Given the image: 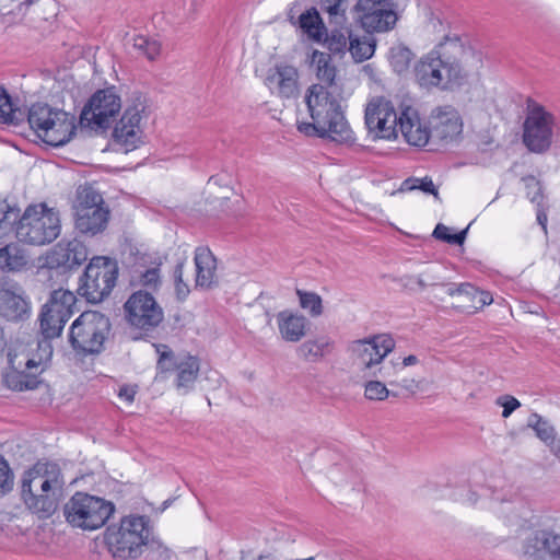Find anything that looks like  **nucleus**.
I'll list each match as a JSON object with an SVG mask.
<instances>
[{"label": "nucleus", "instance_id": "nucleus-55", "mask_svg": "<svg viewBox=\"0 0 560 560\" xmlns=\"http://www.w3.org/2000/svg\"><path fill=\"white\" fill-rule=\"evenodd\" d=\"M472 302L475 303L476 308H481L487 304H490L492 302V298L489 292L486 291H479L476 288V292L471 293Z\"/></svg>", "mask_w": 560, "mask_h": 560}, {"label": "nucleus", "instance_id": "nucleus-24", "mask_svg": "<svg viewBox=\"0 0 560 560\" xmlns=\"http://www.w3.org/2000/svg\"><path fill=\"white\" fill-rule=\"evenodd\" d=\"M77 298L75 295L68 290L58 289L50 293L48 301L43 305L44 306V315L50 316L49 312L55 314L58 323V329L60 327H65V324L71 317L74 312Z\"/></svg>", "mask_w": 560, "mask_h": 560}, {"label": "nucleus", "instance_id": "nucleus-13", "mask_svg": "<svg viewBox=\"0 0 560 560\" xmlns=\"http://www.w3.org/2000/svg\"><path fill=\"white\" fill-rule=\"evenodd\" d=\"M555 117L540 104L529 101L524 121L523 142L529 151L541 153L549 149Z\"/></svg>", "mask_w": 560, "mask_h": 560}, {"label": "nucleus", "instance_id": "nucleus-45", "mask_svg": "<svg viewBox=\"0 0 560 560\" xmlns=\"http://www.w3.org/2000/svg\"><path fill=\"white\" fill-rule=\"evenodd\" d=\"M136 281L139 285L150 289L158 290L161 284L160 268L151 267L143 271H139L136 276Z\"/></svg>", "mask_w": 560, "mask_h": 560}, {"label": "nucleus", "instance_id": "nucleus-20", "mask_svg": "<svg viewBox=\"0 0 560 560\" xmlns=\"http://www.w3.org/2000/svg\"><path fill=\"white\" fill-rule=\"evenodd\" d=\"M30 314L31 304L22 287L5 281L0 287V315L11 322H22Z\"/></svg>", "mask_w": 560, "mask_h": 560}, {"label": "nucleus", "instance_id": "nucleus-38", "mask_svg": "<svg viewBox=\"0 0 560 560\" xmlns=\"http://www.w3.org/2000/svg\"><path fill=\"white\" fill-rule=\"evenodd\" d=\"M412 58V51L406 46L397 45L390 48V66L398 74H401L409 69Z\"/></svg>", "mask_w": 560, "mask_h": 560}, {"label": "nucleus", "instance_id": "nucleus-4", "mask_svg": "<svg viewBox=\"0 0 560 560\" xmlns=\"http://www.w3.org/2000/svg\"><path fill=\"white\" fill-rule=\"evenodd\" d=\"M152 528L143 515L124 516L119 524H113L105 532V544L110 555L118 560H133L143 551Z\"/></svg>", "mask_w": 560, "mask_h": 560}, {"label": "nucleus", "instance_id": "nucleus-9", "mask_svg": "<svg viewBox=\"0 0 560 560\" xmlns=\"http://www.w3.org/2000/svg\"><path fill=\"white\" fill-rule=\"evenodd\" d=\"M110 328V320L105 314L85 311L70 326L69 342L78 352L97 354L103 351Z\"/></svg>", "mask_w": 560, "mask_h": 560}, {"label": "nucleus", "instance_id": "nucleus-10", "mask_svg": "<svg viewBox=\"0 0 560 560\" xmlns=\"http://www.w3.org/2000/svg\"><path fill=\"white\" fill-rule=\"evenodd\" d=\"M395 348L394 339L386 334L353 340L348 351L354 363L365 375L386 377L383 366H378Z\"/></svg>", "mask_w": 560, "mask_h": 560}, {"label": "nucleus", "instance_id": "nucleus-2", "mask_svg": "<svg viewBox=\"0 0 560 560\" xmlns=\"http://www.w3.org/2000/svg\"><path fill=\"white\" fill-rule=\"evenodd\" d=\"M365 125L370 132L383 139H396L400 131L406 142L417 148H423L432 141L431 129L420 118L417 109L407 106L398 115L393 104L384 98L368 104Z\"/></svg>", "mask_w": 560, "mask_h": 560}, {"label": "nucleus", "instance_id": "nucleus-11", "mask_svg": "<svg viewBox=\"0 0 560 560\" xmlns=\"http://www.w3.org/2000/svg\"><path fill=\"white\" fill-rule=\"evenodd\" d=\"M125 319L139 331V339L154 330L164 319V312L152 293L145 290L133 292L124 304Z\"/></svg>", "mask_w": 560, "mask_h": 560}, {"label": "nucleus", "instance_id": "nucleus-25", "mask_svg": "<svg viewBox=\"0 0 560 560\" xmlns=\"http://www.w3.org/2000/svg\"><path fill=\"white\" fill-rule=\"evenodd\" d=\"M196 288L210 289L217 283V259L208 247H197L194 257Z\"/></svg>", "mask_w": 560, "mask_h": 560}, {"label": "nucleus", "instance_id": "nucleus-16", "mask_svg": "<svg viewBox=\"0 0 560 560\" xmlns=\"http://www.w3.org/2000/svg\"><path fill=\"white\" fill-rule=\"evenodd\" d=\"M144 102L137 97L132 105L126 107L121 118L113 129V141L125 153L138 149L143 143V131L140 126L141 114L144 112Z\"/></svg>", "mask_w": 560, "mask_h": 560}, {"label": "nucleus", "instance_id": "nucleus-44", "mask_svg": "<svg viewBox=\"0 0 560 560\" xmlns=\"http://www.w3.org/2000/svg\"><path fill=\"white\" fill-rule=\"evenodd\" d=\"M397 397L396 393L387 389L384 383L380 381H369L364 385V396L369 400H385L389 396Z\"/></svg>", "mask_w": 560, "mask_h": 560}, {"label": "nucleus", "instance_id": "nucleus-63", "mask_svg": "<svg viewBox=\"0 0 560 560\" xmlns=\"http://www.w3.org/2000/svg\"><path fill=\"white\" fill-rule=\"evenodd\" d=\"M415 281L421 289H425L428 285L420 276L416 277Z\"/></svg>", "mask_w": 560, "mask_h": 560}, {"label": "nucleus", "instance_id": "nucleus-50", "mask_svg": "<svg viewBox=\"0 0 560 560\" xmlns=\"http://www.w3.org/2000/svg\"><path fill=\"white\" fill-rule=\"evenodd\" d=\"M14 121V109L11 97L7 91L0 86V122L8 124Z\"/></svg>", "mask_w": 560, "mask_h": 560}, {"label": "nucleus", "instance_id": "nucleus-56", "mask_svg": "<svg viewBox=\"0 0 560 560\" xmlns=\"http://www.w3.org/2000/svg\"><path fill=\"white\" fill-rule=\"evenodd\" d=\"M137 394L136 385H122L118 390V397L128 404H131L135 400V396Z\"/></svg>", "mask_w": 560, "mask_h": 560}, {"label": "nucleus", "instance_id": "nucleus-1", "mask_svg": "<svg viewBox=\"0 0 560 560\" xmlns=\"http://www.w3.org/2000/svg\"><path fill=\"white\" fill-rule=\"evenodd\" d=\"M342 93V88L324 90L322 85H311L305 93V103L312 121L299 124L298 130L338 142L351 140L352 131L341 107Z\"/></svg>", "mask_w": 560, "mask_h": 560}, {"label": "nucleus", "instance_id": "nucleus-43", "mask_svg": "<svg viewBox=\"0 0 560 560\" xmlns=\"http://www.w3.org/2000/svg\"><path fill=\"white\" fill-rule=\"evenodd\" d=\"M144 549L148 551L149 560H171L173 556V552L159 539H155L152 533Z\"/></svg>", "mask_w": 560, "mask_h": 560}, {"label": "nucleus", "instance_id": "nucleus-33", "mask_svg": "<svg viewBox=\"0 0 560 560\" xmlns=\"http://www.w3.org/2000/svg\"><path fill=\"white\" fill-rule=\"evenodd\" d=\"M107 206L103 196L91 185L79 186L73 201V211L82 212L96 207Z\"/></svg>", "mask_w": 560, "mask_h": 560}, {"label": "nucleus", "instance_id": "nucleus-54", "mask_svg": "<svg viewBox=\"0 0 560 560\" xmlns=\"http://www.w3.org/2000/svg\"><path fill=\"white\" fill-rule=\"evenodd\" d=\"M475 292H476V287H474L470 283H460L458 285L452 284L447 290V293L450 295L465 294L467 296H471V293H475Z\"/></svg>", "mask_w": 560, "mask_h": 560}, {"label": "nucleus", "instance_id": "nucleus-6", "mask_svg": "<svg viewBox=\"0 0 560 560\" xmlns=\"http://www.w3.org/2000/svg\"><path fill=\"white\" fill-rule=\"evenodd\" d=\"M27 121L36 136L51 147L66 144L75 133L74 117L46 103L33 104L28 109Z\"/></svg>", "mask_w": 560, "mask_h": 560}, {"label": "nucleus", "instance_id": "nucleus-62", "mask_svg": "<svg viewBox=\"0 0 560 560\" xmlns=\"http://www.w3.org/2000/svg\"><path fill=\"white\" fill-rule=\"evenodd\" d=\"M7 347V341H5V338H4V335H3V331L0 330V354L3 353L4 349Z\"/></svg>", "mask_w": 560, "mask_h": 560}, {"label": "nucleus", "instance_id": "nucleus-48", "mask_svg": "<svg viewBox=\"0 0 560 560\" xmlns=\"http://www.w3.org/2000/svg\"><path fill=\"white\" fill-rule=\"evenodd\" d=\"M14 485V476L7 459L0 455V497L8 494Z\"/></svg>", "mask_w": 560, "mask_h": 560}, {"label": "nucleus", "instance_id": "nucleus-61", "mask_svg": "<svg viewBox=\"0 0 560 560\" xmlns=\"http://www.w3.org/2000/svg\"><path fill=\"white\" fill-rule=\"evenodd\" d=\"M240 560H256L253 552L249 550H242Z\"/></svg>", "mask_w": 560, "mask_h": 560}, {"label": "nucleus", "instance_id": "nucleus-46", "mask_svg": "<svg viewBox=\"0 0 560 560\" xmlns=\"http://www.w3.org/2000/svg\"><path fill=\"white\" fill-rule=\"evenodd\" d=\"M467 231L468 228L458 233L451 234L450 229L446 225L439 223L433 231V236L436 240H441L447 244L462 245L465 242Z\"/></svg>", "mask_w": 560, "mask_h": 560}, {"label": "nucleus", "instance_id": "nucleus-57", "mask_svg": "<svg viewBox=\"0 0 560 560\" xmlns=\"http://www.w3.org/2000/svg\"><path fill=\"white\" fill-rule=\"evenodd\" d=\"M390 385H397L410 394H415L418 389V383L415 380H402L398 383H390Z\"/></svg>", "mask_w": 560, "mask_h": 560}, {"label": "nucleus", "instance_id": "nucleus-60", "mask_svg": "<svg viewBox=\"0 0 560 560\" xmlns=\"http://www.w3.org/2000/svg\"><path fill=\"white\" fill-rule=\"evenodd\" d=\"M551 448V452L560 459V441H556L553 444H548Z\"/></svg>", "mask_w": 560, "mask_h": 560}, {"label": "nucleus", "instance_id": "nucleus-59", "mask_svg": "<svg viewBox=\"0 0 560 560\" xmlns=\"http://www.w3.org/2000/svg\"><path fill=\"white\" fill-rule=\"evenodd\" d=\"M418 362V358L413 354H410L408 357H406L402 361V365L404 366H409V365H413Z\"/></svg>", "mask_w": 560, "mask_h": 560}, {"label": "nucleus", "instance_id": "nucleus-47", "mask_svg": "<svg viewBox=\"0 0 560 560\" xmlns=\"http://www.w3.org/2000/svg\"><path fill=\"white\" fill-rule=\"evenodd\" d=\"M20 215V209L10 207L7 202L0 203V237L13 224Z\"/></svg>", "mask_w": 560, "mask_h": 560}, {"label": "nucleus", "instance_id": "nucleus-35", "mask_svg": "<svg viewBox=\"0 0 560 560\" xmlns=\"http://www.w3.org/2000/svg\"><path fill=\"white\" fill-rule=\"evenodd\" d=\"M318 3L330 25L342 26L347 23V0H319Z\"/></svg>", "mask_w": 560, "mask_h": 560}, {"label": "nucleus", "instance_id": "nucleus-52", "mask_svg": "<svg viewBox=\"0 0 560 560\" xmlns=\"http://www.w3.org/2000/svg\"><path fill=\"white\" fill-rule=\"evenodd\" d=\"M524 182L526 186V195L529 200L534 203L540 205L544 198L540 183L533 176L524 178Z\"/></svg>", "mask_w": 560, "mask_h": 560}, {"label": "nucleus", "instance_id": "nucleus-23", "mask_svg": "<svg viewBox=\"0 0 560 560\" xmlns=\"http://www.w3.org/2000/svg\"><path fill=\"white\" fill-rule=\"evenodd\" d=\"M109 219L108 206L74 212V229L81 235L95 236L106 230Z\"/></svg>", "mask_w": 560, "mask_h": 560}, {"label": "nucleus", "instance_id": "nucleus-34", "mask_svg": "<svg viewBox=\"0 0 560 560\" xmlns=\"http://www.w3.org/2000/svg\"><path fill=\"white\" fill-rule=\"evenodd\" d=\"M299 26L316 42H322L326 34V26L316 8H311L299 18Z\"/></svg>", "mask_w": 560, "mask_h": 560}, {"label": "nucleus", "instance_id": "nucleus-26", "mask_svg": "<svg viewBox=\"0 0 560 560\" xmlns=\"http://www.w3.org/2000/svg\"><path fill=\"white\" fill-rule=\"evenodd\" d=\"M277 323L284 341L299 342L306 336L308 320L302 314L281 311L277 314Z\"/></svg>", "mask_w": 560, "mask_h": 560}, {"label": "nucleus", "instance_id": "nucleus-42", "mask_svg": "<svg viewBox=\"0 0 560 560\" xmlns=\"http://www.w3.org/2000/svg\"><path fill=\"white\" fill-rule=\"evenodd\" d=\"M49 315H50L49 317L44 315V306H43L40 315H39V327H40V332L45 338L44 341H48L49 339L59 337L63 329V327H60V329L57 328L58 323L56 320L59 318L56 317L55 314H52L51 312H49Z\"/></svg>", "mask_w": 560, "mask_h": 560}, {"label": "nucleus", "instance_id": "nucleus-64", "mask_svg": "<svg viewBox=\"0 0 560 560\" xmlns=\"http://www.w3.org/2000/svg\"><path fill=\"white\" fill-rule=\"evenodd\" d=\"M256 560H275V558L271 555H260Z\"/></svg>", "mask_w": 560, "mask_h": 560}, {"label": "nucleus", "instance_id": "nucleus-41", "mask_svg": "<svg viewBox=\"0 0 560 560\" xmlns=\"http://www.w3.org/2000/svg\"><path fill=\"white\" fill-rule=\"evenodd\" d=\"M348 50L357 61L361 62L373 56L375 46L368 40H361L359 37L352 36Z\"/></svg>", "mask_w": 560, "mask_h": 560}, {"label": "nucleus", "instance_id": "nucleus-22", "mask_svg": "<svg viewBox=\"0 0 560 560\" xmlns=\"http://www.w3.org/2000/svg\"><path fill=\"white\" fill-rule=\"evenodd\" d=\"M265 83L272 93L280 97H293L299 91L298 69L287 63H277L268 71Z\"/></svg>", "mask_w": 560, "mask_h": 560}, {"label": "nucleus", "instance_id": "nucleus-7", "mask_svg": "<svg viewBox=\"0 0 560 560\" xmlns=\"http://www.w3.org/2000/svg\"><path fill=\"white\" fill-rule=\"evenodd\" d=\"M115 512V505L103 498L75 492L63 505V516L72 527L95 530L103 527Z\"/></svg>", "mask_w": 560, "mask_h": 560}, {"label": "nucleus", "instance_id": "nucleus-14", "mask_svg": "<svg viewBox=\"0 0 560 560\" xmlns=\"http://www.w3.org/2000/svg\"><path fill=\"white\" fill-rule=\"evenodd\" d=\"M353 10L357 21L368 33L387 32L398 19L393 0H358Z\"/></svg>", "mask_w": 560, "mask_h": 560}, {"label": "nucleus", "instance_id": "nucleus-32", "mask_svg": "<svg viewBox=\"0 0 560 560\" xmlns=\"http://www.w3.org/2000/svg\"><path fill=\"white\" fill-rule=\"evenodd\" d=\"M28 257L19 243H10L0 248V270L16 272L24 269Z\"/></svg>", "mask_w": 560, "mask_h": 560}, {"label": "nucleus", "instance_id": "nucleus-40", "mask_svg": "<svg viewBox=\"0 0 560 560\" xmlns=\"http://www.w3.org/2000/svg\"><path fill=\"white\" fill-rule=\"evenodd\" d=\"M133 48L150 60H154L161 54V44L142 35L133 38Z\"/></svg>", "mask_w": 560, "mask_h": 560}, {"label": "nucleus", "instance_id": "nucleus-28", "mask_svg": "<svg viewBox=\"0 0 560 560\" xmlns=\"http://www.w3.org/2000/svg\"><path fill=\"white\" fill-rule=\"evenodd\" d=\"M37 349L40 351L38 358L30 355V353L24 350H21L19 352L10 351L8 353L9 366L27 371L43 372V365L50 358L52 349L49 341H38Z\"/></svg>", "mask_w": 560, "mask_h": 560}, {"label": "nucleus", "instance_id": "nucleus-3", "mask_svg": "<svg viewBox=\"0 0 560 560\" xmlns=\"http://www.w3.org/2000/svg\"><path fill=\"white\" fill-rule=\"evenodd\" d=\"M467 52L468 49L459 37L446 36L415 65L416 81L423 88H440L442 90L460 85L467 77L462 65Z\"/></svg>", "mask_w": 560, "mask_h": 560}, {"label": "nucleus", "instance_id": "nucleus-30", "mask_svg": "<svg viewBox=\"0 0 560 560\" xmlns=\"http://www.w3.org/2000/svg\"><path fill=\"white\" fill-rule=\"evenodd\" d=\"M311 63L316 67V79L318 81L313 85H322L324 90H330L332 86L342 88L336 79L337 69L332 65L329 54L314 50L312 52Z\"/></svg>", "mask_w": 560, "mask_h": 560}, {"label": "nucleus", "instance_id": "nucleus-29", "mask_svg": "<svg viewBox=\"0 0 560 560\" xmlns=\"http://www.w3.org/2000/svg\"><path fill=\"white\" fill-rule=\"evenodd\" d=\"M40 373L39 371H27L8 366L2 373V382L11 390H33L40 384L38 380Z\"/></svg>", "mask_w": 560, "mask_h": 560}, {"label": "nucleus", "instance_id": "nucleus-19", "mask_svg": "<svg viewBox=\"0 0 560 560\" xmlns=\"http://www.w3.org/2000/svg\"><path fill=\"white\" fill-rule=\"evenodd\" d=\"M432 142L451 143L463 132V121L456 109L451 106L436 108L431 116Z\"/></svg>", "mask_w": 560, "mask_h": 560}, {"label": "nucleus", "instance_id": "nucleus-15", "mask_svg": "<svg viewBox=\"0 0 560 560\" xmlns=\"http://www.w3.org/2000/svg\"><path fill=\"white\" fill-rule=\"evenodd\" d=\"M66 481L58 464L38 460L22 478L21 492L42 491L58 497L65 494Z\"/></svg>", "mask_w": 560, "mask_h": 560}, {"label": "nucleus", "instance_id": "nucleus-58", "mask_svg": "<svg viewBox=\"0 0 560 560\" xmlns=\"http://www.w3.org/2000/svg\"><path fill=\"white\" fill-rule=\"evenodd\" d=\"M537 221L544 229V231H547V214L544 211L538 210L537 212Z\"/></svg>", "mask_w": 560, "mask_h": 560}, {"label": "nucleus", "instance_id": "nucleus-51", "mask_svg": "<svg viewBox=\"0 0 560 560\" xmlns=\"http://www.w3.org/2000/svg\"><path fill=\"white\" fill-rule=\"evenodd\" d=\"M184 262H178L174 270L175 290L178 300L184 301L190 290L187 283L183 281Z\"/></svg>", "mask_w": 560, "mask_h": 560}, {"label": "nucleus", "instance_id": "nucleus-53", "mask_svg": "<svg viewBox=\"0 0 560 560\" xmlns=\"http://www.w3.org/2000/svg\"><path fill=\"white\" fill-rule=\"evenodd\" d=\"M497 405L503 407L502 417L509 418L514 410L521 407V402L511 395H503L497 398Z\"/></svg>", "mask_w": 560, "mask_h": 560}, {"label": "nucleus", "instance_id": "nucleus-17", "mask_svg": "<svg viewBox=\"0 0 560 560\" xmlns=\"http://www.w3.org/2000/svg\"><path fill=\"white\" fill-rule=\"evenodd\" d=\"M160 354L156 368L160 372L176 371V387L188 392L199 373V360L194 355L175 357L166 345H155Z\"/></svg>", "mask_w": 560, "mask_h": 560}, {"label": "nucleus", "instance_id": "nucleus-27", "mask_svg": "<svg viewBox=\"0 0 560 560\" xmlns=\"http://www.w3.org/2000/svg\"><path fill=\"white\" fill-rule=\"evenodd\" d=\"M21 497L26 508L39 520H47L54 515L63 499V497L34 490L21 492Z\"/></svg>", "mask_w": 560, "mask_h": 560}, {"label": "nucleus", "instance_id": "nucleus-12", "mask_svg": "<svg viewBox=\"0 0 560 560\" xmlns=\"http://www.w3.org/2000/svg\"><path fill=\"white\" fill-rule=\"evenodd\" d=\"M120 108L121 101L114 86L97 90L82 108L80 125L92 130H106Z\"/></svg>", "mask_w": 560, "mask_h": 560}, {"label": "nucleus", "instance_id": "nucleus-49", "mask_svg": "<svg viewBox=\"0 0 560 560\" xmlns=\"http://www.w3.org/2000/svg\"><path fill=\"white\" fill-rule=\"evenodd\" d=\"M402 187L406 190L420 189L425 194H431L438 197L439 192L431 178L424 177L422 179L408 178L402 183Z\"/></svg>", "mask_w": 560, "mask_h": 560}, {"label": "nucleus", "instance_id": "nucleus-8", "mask_svg": "<svg viewBox=\"0 0 560 560\" xmlns=\"http://www.w3.org/2000/svg\"><path fill=\"white\" fill-rule=\"evenodd\" d=\"M119 275L118 262L105 256L93 257L79 279L78 294L97 304L109 296Z\"/></svg>", "mask_w": 560, "mask_h": 560}, {"label": "nucleus", "instance_id": "nucleus-21", "mask_svg": "<svg viewBox=\"0 0 560 560\" xmlns=\"http://www.w3.org/2000/svg\"><path fill=\"white\" fill-rule=\"evenodd\" d=\"M86 259V246L74 238L59 242L48 254L47 265L50 268L70 270L81 266Z\"/></svg>", "mask_w": 560, "mask_h": 560}, {"label": "nucleus", "instance_id": "nucleus-31", "mask_svg": "<svg viewBox=\"0 0 560 560\" xmlns=\"http://www.w3.org/2000/svg\"><path fill=\"white\" fill-rule=\"evenodd\" d=\"M335 342L327 336H320L315 339H308L296 348V354L300 359L307 362H318L334 350Z\"/></svg>", "mask_w": 560, "mask_h": 560}, {"label": "nucleus", "instance_id": "nucleus-36", "mask_svg": "<svg viewBox=\"0 0 560 560\" xmlns=\"http://www.w3.org/2000/svg\"><path fill=\"white\" fill-rule=\"evenodd\" d=\"M323 38H325L329 51L332 54H345L348 50L352 34L350 28L342 25L331 30L330 35L326 33Z\"/></svg>", "mask_w": 560, "mask_h": 560}, {"label": "nucleus", "instance_id": "nucleus-39", "mask_svg": "<svg viewBox=\"0 0 560 560\" xmlns=\"http://www.w3.org/2000/svg\"><path fill=\"white\" fill-rule=\"evenodd\" d=\"M296 294L299 295L301 307L308 311L311 316L317 317L323 314L322 298L317 293L296 290Z\"/></svg>", "mask_w": 560, "mask_h": 560}, {"label": "nucleus", "instance_id": "nucleus-37", "mask_svg": "<svg viewBox=\"0 0 560 560\" xmlns=\"http://www.w3.org/2000/svg\"><path fill=\"white\" fill-rule=\"evenodd\" d=\"M527 425L535 431L536 436L544 443H555L556 430L553 425L540 415L533 412L528 418Z\"/></svg>", "mask_w": 560, "mask_h": 560}, {"label": "nucleus", "instance_id": "nucleus-5", "mask_svg": "<svg viewBox=\"0 0 560 560\" xmlns=\"http://www.w3.org/2000/svg\"><path fill=\"white\" fill-rule=\"evenodd\" d=\"M18 219L15 236L28 245L50 244L61 231L59 212L46 203L30 205Z\"/></svg>", "mask_w": 560, "mask_h": 560}, {"label": "nucleus", "instance_id": "nucleus-18", "mask_svg": "<svg viewBox=\"0 0 560 560\" xmlns=\"http://www.w3.org/2000/svg\"><path fill=\"white\" fill-rule=\"evenodd\" d=\"M560 551V527L538 528L525 540L524 556L527 560H555Z\"/></svg>", "mask_w": 560, "mask_h": 560}]
</instances>
